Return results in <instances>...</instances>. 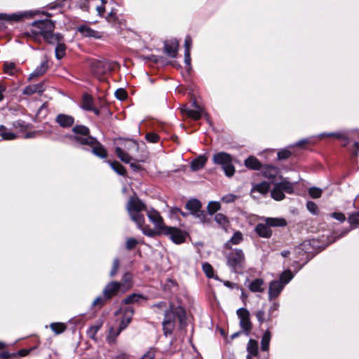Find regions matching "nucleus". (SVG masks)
<instances>
[{
    "instance_id": "19",
    "label": "nucleus",
    "mask_w": 359,
    "mask_h": 359,
    "mask_svg": "<svg viewBox=\"0 0 359 359\" xmlns=\"http://www.w3.org/2000/svg\"><path fill=\"white\" fill-rule=\"evenodd\" d=\"M192 105L194 107V109L184 108L182 109V112L194 120H198L202 116L203 109L196 103V101L193 102Z\"/></svg>"
},
{
    "instance_id": "57",
    "label": "nucleus",
    "mask_w": 359,
    "mask_h": 359,
    "mask_svg": "<svg viewBox=\"0 0 359 359\" xmlns=\"http://www.w3.org/2000/svg\"><path fill=\"white\" fill-rule=\"evenodd\" d=\"M102 1V5L96 6V10L99 14V15L102 16L103 15L104 13L105 12V4L107 3V0H101Z\"/></svg>"
},
{
    "instance_id": "54",
    "label": "nucleus",
    "mask_w": 359,
    "mask_h": 359,
    "mask_svg": "<svg viewBox=\"0 0 359 359\" xmlns=\"http://www.w3.org/2000/svg\"><path fill=\"white\" fill-rule=\"evenodd\" d=\"M146 140L151 143H156L159 140V136L156 133H149L145 136Z\"/></svg>"
},
{
    "instance_id": "26",
    "label": "nucleus",
    "mask_w": 359,
    "mask_h": 359,
    "mask_svg": "<svg viewBox=\"0 0 359 359\" xmlns=\"http://www.w3.org/2000/svg\"><path fill=\"white\" fill-rule=\"evenodd\" d=\"M131 219L134 221L137 227L142 230L143 232V229L147 228V225H144V217L140 212H135L129 213Z\"/></svg>"
},
{
    "instance_id": "58",
    "label": "nucleus",
    "mask_w": 359,
    "mask_h": 359,
    "mask_svg": "<svg viewBox=\"0 0 359 359\" xmlns=\"http://www.w3.org/2000/svg\"><path fill=\"white\" fill-rule=\"evenodd\" d=\"M331 135L334 136L335 137L342 140L346 142V144L348 143V137L345 133H333Z\"/></svg>"
},
{
    "instance_id": "59",
    "label": "nucleus",
    "mask_w": 359,
    "mask_h": 359,
    "mask_svg": "<svg viewBox=\"0 0 359 359\" xmlns=\"http://www.w3.org/2000/svg\"><path fill=\"white\" fill-rule=\"evenodd\" d=\"M307 209L312 213L315 214L318 210L316 204L313 201H308L306 203Z\"/></svg>"
},
{
    "instance_id": "48",
    "label": "nucleus",
    "mask_w": 359,
    "mask_h": 359,
    "mask_svg": "<svg viewBox=\"0 0 359 359\" xmlns=\"http://www.w3.org/2000/svg\"><path fill=\"white\" fill-rule=\"evenodd\" d=\"M137 244L138 241L135 238H129L126 241V247L127 250H131L134 249Z\"/></svg>"
},
{
    "instance_id": "6",
    "label": "nucleus",
    "mask_w": 359,
    "mask_h": 359,
    "mask_svg": "<svg viewBox=\"0 0 359 359\" xmlns=\"http://www.w3.org/2000/svg\"><path fill=\"white\" fill-rule=\"evenodd\" d=\"M284 192L290 194H292L294 192V186L292 183L285 178L281 177L280 182L274 184V187L271 191V196L276 201H282L285 197Z\"/></svg>"
},
{
    "instance_id": "56",
    "label": "nucleus",
    "mask_w": 359,
    "mask_h": 359,
    "mask_svg": "<svg viewBox=\"0 0 359 359\" xmlns=\"http://www.w3.org/2000/svg\"><path fill=\"white\" fill-rule=\"evenodd\" d=\"M30 352V350L28 349H22L18 351L17 353H11V358H15L17 356L19 357H25L28 355V353Z\"/></svg>"
},
{
    "instance_id": "13",
    "label": "nucleus",
    "mask_w": 359,
    "mask_h": 359,
    "mask_svg": "<svg viewBox=\"0 0 359 359\" xmlns=\"http://www.w3.org/2000/svg\"><path fill=\"white\" fill-rule=\"evenodd\" d=\"M119 292L122 293V289L119 282L111 281L106 285L103 290L102 294L105 299L109 300L118 295Z\"/></svg>"
},
{
    "instance_id": "41",
    "label": "nucleus",
    "mask_w": 359,
    "mask_h": 359,
    "mask_svg": "<svg viewBox=\"0 0 359 359\" xmlns=\"http://www.w3.org/2000/svg\"><path fill=\"white\" fill-rule=\"evenodd\" d=\"M292 278L293 275L290 270H286L281 273L278 280L282 281V283H284V285H285Z\"/></svg>"
},
{
    "instance_id": "47",
    "label": "nucleus",
    "mask_w": 359,
    "mask_h": 359,
    "mask_svg": "<svg viewBox=\"0 0 359 359\" xmlns=\"http://www.w3.org/2000/svg\"><path fill=\"white\" fill-rule=\"evenodd\" d=\"M243 234L240 231H236L230 239V242L233 245H238L243 241Z\"/></svg>"
},
{
    "instance_id": "9",
    "label": "nucleus",
    "mask_w": 359,
    "mask_h": 359,
    "mask_svg": "<svg viewBox=\"0 0 359 359\" xmlns=\"http://www.w3.org/2000/svg\"><path fill=\"white\" fill-rule=\"evenodd\" d=\"M137 151L138 144L136 142L128 140L124 143V149L117 147L116 148V154L118 157L124 163H129L132 160L131 156L128 152Z\"/></svg>"
},
{
    "instance_id": "8",
    "label": "nucleus",
    "mask_w": 359,
    "mask_h": 359,
    "mask_svg": "<svg viewBox=\"0 0 359 359\" xmlns=\"http://www.w3.org/2000/svg\"><path fill=\"white\" fill-rule=\"evenodd\" d=\"M227 263L234 271L244 268L245 258L242 250L234 249L227 256Z\"/></svg>"
},
{
    "instance_id": "10",
    "label": "nucleus",
    "mask_w": 359,
    "mask_h": 359,
    "mask_svg": "<svg viewBox=\"0 0 359 359\" xmlns=\"http://www.w3.org/2000/svg\"><path fill=\"white\" fill-rule=\"evenodd\" d=\"M237 316L240 319V327L245 335H250L252 325L250 318V312L245 308H240L236 311Z\"/></svg>"
},
{
    "instance_id": "52",
    "label": "nucleus",
    "mask_w": 359,
    "mask_h": 359,
    "mask_svg": "<svg viewBox=\"0 0 359 359\" xmlns=\"http://www.w3.org/2000/svg\"><path fill=\"white\" fill-rule=\"evenodd\" d=\"M238 198V196L233 194H229L222 198V201L226 203L234 202Z\"/></svg>"
},
{
    "instance_id": "27",
    "label": "nucleus",
    "mask_w": 359,
    "mask_h": 359,
    "mask_svg": "<svg viewBox=\"0 0 359 359\" xmlns=\"http://www.w3.org/2000/svg\"><path fill=\"white\" fill-rule=\"evenodd\" d=\"M254 315L256 316L259 325L272 320L271 315L269 312L266 313L264 309L257 310L254 312Z\"/></svg>"
},
{
    "instance_id": "42",
    "label": "nucleus",
    "mask_w": 359,
    "mask_h": 359,
    "mask_svg": "<svg viewBox=\"0 0 359 359\" xmlns=\"http://www.w3.org/2000/svg\"><path fill=\"white\" fill-rule=\"evenodd\" d=\"M50 327L57 334L62 333L66 329L65 325L61 323H53L50 325Z\"/></svg>"
},
{
    "instance_id": "30",
    "label": "nucleus",
    "mask_w": 359,
    "mask_h": 359,
    "mask_svg": "<svg viewBox=\"0 0 359 359\" xmlns=\"http://www.w3.org/2000/svg\"><path fill=\"white\" fill-rule=\"evenodd\" d=\"M247 351L248 355L247 356L249 358L251 356H256L258 353V343L256 340L250 339L247 345Z\"/></svg>"
},
{
    "instance_id": "51",
    "label": "nucleus",
    "mask_w": 359,
    "mask_h": 359,
    "mask_svg": "<svg viewBox=\"0 0 359 359\" xmlns=\"http://www.w3.org/2000/svg\"><path fill=\"white\" fill-rule=\"evenodd\" d=\"M348 222L351 224H354L355 226L359 225V212L353 213L348 217Z\"/></svg>"
},
{
    "instance_id": "24",
    "label": "nucleus",
    "mask_w": 359,
    "mask_h": 359,
    "mask_svg": "<svg viewBox=\"0 0 359 359\" xmlns=\"http://www.w3.org/2000/svg\"><path fill=\"white\" fill-rule=\"evenodd\" d=\"M265 283L263 279L256 278L248 285V288L252 292H263L265 290Z\"/></svg>"
},
{
    "instance_id": "21",
    "label": "nucleus",
    "mask_w": 359,
    "mask_h": 359,
    "mask_svg": "<svg viewBox=\"0 0 359 359\" xmlns=\"http://www.w3.org/2000/svg\"><path fill=\"white\" fill-rule=\"evenodd\" d=\"M77 31L85 37H93L95 39L101 38V34L86 25H82L77 27Z\"/></svg>"
},
{
    "instance_id": "45",
    "label": "nucleus",
    "mask_w": 359,
    "mask_h": 359,
    "mask_svg": "<svg viewBox=\"0 0 359 359\" xmlns=\"http://www.w3.org/2000/svg\"><path fill=\"white\" fill-rule=\"evenodd\" d=\"M323 193L322 189L317 187H311L309 189V194L313 198H318Z\"/></svg>"
},
{
    "instance_id": "17",
    "label": "nucleus",
    "mask_w": 359,
    "mask_h": 359,
    "mask_svg": "<svg viewBox=\"0 0 359 359\" xmlns=\"http://www.w3.org/2000/svg\"><path fill=\"white\" fill-rule=\"evenodd\" d=\"M133 316V309L132 307H128L125 309L123 318L119 325V327L117 330L116 335H118L122 330H123L128 324L131 322Z\"/></svg>"
},
{
    "instance_id": "43",
    "label": "nucleus",
    "mask_w": 359,
    "mask_h": 359,
    "mask_svg": "<svg viewBox=\"0 0 359 359\" xmlns=\"http://www.w3.org/2000/svg\"><path fill=\"white\" fill-rule=\"evenodd\" d=\"M221 208V205L219 202L211 201L208 205V211L209 214L213 215L217 210H219Z\"/></svg>"
},
{
    "instance_id": "1",
    "label": "nucleus",
    "mask_w": 359,
    "mask_h": 359,
    "mask_svg": "<svg viewBox=\"0 0 359 359\" xmlns=\"http://www.w3.org/2000/svg\"><path fill=\"white\" fill-rule=\"evenodd\" d=\"M32 27L31 30L25 34L36 41L40 42L41 37L50 43L60 41L61 36L59 34H54L53 33L55 24L49 19L34 21L32 23Z\"/></svg>"
},
{
    "instance_id": "44",
    "label": "nucleus",
    "mask_w": 359,
    "mask_h": 359,
    "mask_svg": "<svg viewBox=\"0 0 359 359\" xmlns=\"http://www.w3.org/2000/svg\"><path fill=\"white\" fill-rule=\"evenodd\" d=\"M203 272L208 278H212L214 275L213 269L209 263H203L202 265Z\"/></svg>"
},
{
    "instance_id": "16",
    "label": "nucleus",
    "mask_w": 359,
    "mask_h": 359,
    "mask_svg": "<svg viewBox=\"0 0 359 359\" xmlns=\"http://www.w3.org/2000/svg\"><path fill=\"white\" fill-rule=\"evenodd\" d=\"M146 209L145 204L137 197H131L127 204L128 213L141 212Z\"/></svg>"
},
{
    "instance_id": "60",
    "label": "nucleus",
    "mask_w": 359,
    "mask_h": 359,
    "mask_svg": "<svg viewBox=\"0 0 359 359\" xmlns=\"http://www.w3.org/2000/svg\"><path fill=\"white\" fill-rule=\"evenodd\" d=\"M331 217L341 222H343L346 219L345 215L341 212H333L331 214Z\"/></svg>"
},
{
    "instance_id": "29",
    "label": "nucleus",
    "mask_w": 359,
    "mask_h": 359,
    "mask_svg": "<svg viewBox=\"0 0 359 359\" xmlns=\"http://www.w3.org/2000/svg\"><path fill=\"white\" fill-rule=\"evenodd\" d=\"M245 165L252 170H259L262 164L259 161L255 156H250L245 161Z\"/></svg>"
},
{
    "instance_id": "12",
    "label": "nucleus",
    "mask_w": 359,
    "mask_h": 359,
    "mask_svg": "<svg viewBox=\"0 0 359 359\" xmlns=\"http://www.w3.org/2000/svg\"><path fill=\"white\" fill-rule=\"evenodd\" d=\"M90 71L97 78L109 72L111 68L109 62L106 61L93 60L90 62Z\"/></svg>"
},
{
    "instance_id": "35",
    "label": "nucleus",
    "mask_w": 359,
    "mask_h": 359,
    "mask_svg": "<svg viewBox=\"0 0 359 359\" xmlns=\"http://www.w3.org/2000/svg\"><path fill=\"white\" fill-rule=\"evenodd\" d=\"M107 163L111 166V168L118 175L125 176L126 175V170L125 168L118 161L111 162L107 161Z\"/></svg>"
},
{
    "instance_id": "5",
    "label": "nucleus",
    "mask_w": 359,
    "mask_h": 359,
    "mask_svg": "<svg viewBox=\"0 0 359 359\" xmlns=\"http://www.w3.org/2000/svg\"><path fill=\"white\" fill-rule=\"evenodd\" d=\"M287 222L282 218H266V224H258L255 227L257 233L263 238H269L271 236V226H285Z\"/></svg>"
},
{
    "instance_id": "14",
    "label": "nucleus",
    "mask_w": 359,
    "mask_h": 359,
    "mask_svg": "<svg viewBox=\"0 0 359 359\" xmlns=\"http://www.w3.org/2000/svg\"><path fill=\"white\" fill-rule=\"evenodd\" d=\"M186 208L187 210L190 211L191 214L196 215V217H199L201 220L202 218H203L205 216L203 211H201V203L197 199L189 200L186 204Z\"/></svg>"
},
{
    "instance_id": "32",
    "label": "nucleus",
    "mask_w": 359,
    "mask_h": 359,
    "mask_svg": "<svg viewBox=\"0 0 359 359\" xmlns=\"http://www.w3.org/2000/svg\"><path fill=\"white\" fill-rule=\"evenodd\" d=\"M271 339V332L269 330V329H267L264 332V333L262 337V340H261V348L262 351H268Z\"/></svg>"
},
{
    "instance_id": "25",
    "label": "nucleus",
    "mask_w": 359,
    "mask_h": 359,
    "mask_svg": "<svg viewBox=\"0 0 359 359\" xmlns=\"http://www.w3.org/2000/svg\"><path fill=\"white\" fill-rule=\"evenodd\" d=\"M133 275L129 273H125L121 278V282H119L121 287L122 289V293H125L133 286Z\"/></svg>"
},
{
    "instance_id": "11",
    "label": "nucleus",
    "mask_w": 359,
    "mask_h": 359,
    "mask_svg": "<svg viewBox=\"0 0 359 359\" xmlns=\"http://www.w3.org/2000/svg\"><path fill=\"white\" fill-rule=\"evenodd\" d=\"M161 235L168 236L176 244L184 243L186 238V233L184 231L178 228L168 226L164 228L163 231L161 233Z\"/></svg>"
},
{
    "instance_id": "64",
    "label": "nucleus",
    "mask_w": 359,
    "mask_h": 359,
    "mask_svg": "<svg viewBox=\"0 0 359 359\" xmlns=\"http://www.w3.org/2000/svg\"><path fill=\"white\" fill-rule=\"evenodd\" d=\"M191 45H192L191 38L190 36H187L184 41L185 50H189L190 51Z\"/></svg>"
},
{
    "instance_id": "40",
    "label": "nucleus",
    "mask_w": 359,
    "mask_h": 359,
    "mask_svg": "<svg viewBox=\"0 0 359 359\" xmlns=\"http://www.w3.org/2000/svg\"><path fill=\"white\" fill-rule=\"evenodd\" d=\"M4 69L5 73L13 75L16 71L15 64L11 62H6L4 64Z\"/></svg>"
},
{
    "instance_id": "46",
    "label": "nucleus",
    "mask_w": 359,
    "mask_h": 359,
    "mask_svg": "<svg viewBox=\"0 0 359 359\" xmlns=\"http://www.w3.org/2000/svg\"><path fill=\"white\" fill-rule=\"evenodd\" d=\"M119 266H120L119 259L118 258H115L113 261L112 269L109 273V276L111 277H114L117 274L118 271L119 269Z\"/></svg>"
},
{
    "instance_id": "2",
    "label": "nucleus",
    "mask_w": 359,
    "mask_h": 359,
    "mask_svg": "<svg viewBox=\"0 0 359 359\" xmlns=\"http://www.w3.org/2000/svg\"><path fill=\"white\" fill-rule=\"evenodd\" d=\"M73 132L76 134L72 139L79 144L88 146L91 148L92 153L101 158L107 156V151L104 147L95 137L89 135V129L84 126H76L73 128Z\"/></svg>"
},
{
    "instance_id": "53",
    "label": "nucleus",
    "mask_w": 359,
    "mask_h": 359,
    "mask_svg": "<svg viewBox=\"0 0 359 359\" xmlns=\"http://www.w3.org/2000/svg\"><path fill=\"white\" fill-rule=\"evenodd\" d=\"M1 136L3 139L6 140H12L17 137V135L14 133L10 131H2Z\"/></svg>"
},
{
    "instance_id": "7",
    "label": "nucleus",
    "mask_w": 359,
    "mask_h": 359,
    "mask_svg": "<svg viewBox=\"0 0 359 359\" xmlns=\"http://www.w3.org/2000/svg\"><path fill=\"white\" fill-rule=\"evenodd\" d=\"M212 161L215 164L220 165L228 177H231L235 172V168L232 164V157L225 152H219L213 156Z\"/></svg>"
},
{
    "instance_id": "31",
    "label": "nucleus",
    "mask_w": 359,
    "mask_h": 359,
    "mask_svg": "<svg viewBox=\"0 0 359 359\" xmlns=\"http://www.w3.org/2000/svg\"><path fill=\"white\" fill-rule=\"evenodd\" d=\"M207 161V158L204 156H199L194 161H192L191 163V168L192 170L196 171L201 169L205 164Z\"/></svg>"
},
{
    "instance_id": "4",
    "label": "nucleus",
    "mask_w": 359,
    "mask_h": 359,
    "mask_svg": "<svg viewBox=\"0 0 359 359\" xmlns=\"http://www.w3.org/2000/svg\"><path fill=\"white\" fill-rule=\"evenodd\" d=\"M147 216L149 220L154 224V229H152L147 225V228L143 229V233L149 237L161 236L164 228L167 226L163 222V217L158 211L154 209L147 211Z\"/></svg>"
},
{
    "instance_id": "37",
    "label": "nucleus",
    "mask_w": 359,
    "mask_h": 359,
    "mask_svg": "<svg viewBox=\"0 0 359 359\" xmlns=\"http://www.w3.org/2000/svg\"><path fill=\"white\" fill-rule=\"evenodd\" d=\"M93 99L88 95H84L83 97L82 107L88 111H91L93 109Z\"/></svg>"
},
{
    "instance_id": "18",
    "label": "nucleus",
    "mask_w": 359,
    "mask_h": 359,
    "mask_svg": "<svg viewBox=\"0 0 359 359\" xmlns=\"http://www.w3.org/2000/svg\"><path fill=\"white\" fill-rule=\"evenodd\" d=\"M270 187V184L266 182H262L261 183L256 184L253 185L251 189L250 196L252 198H257V196L256 195L257 193L266 195L269 192Z\"/></svg>"
},
{
    "instance_id": "22",
    "label": "nucleus",
    "mask_w": 359,
    "mask_h": 359,
    "mask_svg": "<svg viewBox=\"0 0 359 359\" xmlns=\"http://www.w3.org/2000/svg\"><path fill=\"white\" fill-rule=\"evenodd\" d=\"M261 168L263 176L271 182L274 181L278 174V169L274 166L265 165Z\"/></svg>"
},
{
    "instance_id": "23",
    "label": "nucleus",
    "mask_w": 359,
    "mask_h": 359,
    "mask_svg": "<svg viewBox=\"0 0 359 359\" xmlns=\"http://www.w3.org/2000/svg\"><path fill=\"white\" fill-rule=\"evenodd\" d=\"M56 122L62 128L71 127L74 123V118L67 114H58L55 119Z\"/></svg>"
},
{
    "instance_id": "34",
    "label": "nucleus",
    "mask_w": 359,
    "mask_h": 359,
    "mask_svg": "<svg viewBox=\"0 0 359 359\" xmlns=\"http://www.w3.org/2000/svg\"><path fill=\"white\" fill-rule=\"evenodd\" d=\"M215 221L224 229H226L229 226V221L227 217L222 213L216 214Z\"/></svg>"
},
{
    "instance_id": "3",
    "label": "nucleus",
    "mask_w": 359,
    "mask_h": 359,
    "mask_svg": "<svg viewBox=\"0 0 359 359\" xmlns=\"http://www.w3.org/2000/svg\"><path fill=\"white\" fill-rule=\"evenodd\" d=\"M185 311L182 307H175L170 305V309L165 313L163 321V332L165 335L170 334L175 326V320L177 319L181 323L185 319Z\"/></svg>"
},
{
    "instance_id": "38",
    "label": "nucleus",
    "mask_w": 359,
    "mask_h": 359,
    "mask_svg": "<svg viewBox=\"0 0 359 359\" xmlns=\"http://www.w3.org/2000/svg\"><path fill=\"white\" fill-rule=\"evenodd\" d=\"M159 355L160 352L151 347L142 355L141 359H154L156 357H160Z\"/></svg>"
},
{
    "instance_id": "33",
    "label": "nucleus",
    "mask_w": 359,
    "mask_h": 359,
    "mask_svg": "<svg viewBox=\"0 0 359 359\" xmlns=\"http://www.w3.org/2000/svg\"><path fill=\"white\" fill-rule=\"evenodd\" d=\"M43 91V86L42 83H39L36 85H30L27 86L23 90V94L25 95H32L35 93H42Z\"/></svg>"
},
{
    "instance_id": "63",
    "label": "nucleus",
    "mask_w": 359,
    "mask_h": 359,
    "mask_svg": "<svg viewBox=\"0 0 359 359\" xmlns=\"http://www.w3.org/2000/svg\"><path fill=\"white\" fill-rule=\"evenodd\" d=\"M184 62L188 68L191 67V55L189 50H184Z\"/></svg>"
},
{
    "instance_id": "39",
    "label": "nucleus",
    "mask_w": 359,
    "mask_h": 359,
    "mask_svg": "<svg viewBox=\"0 0 359 359\" xmlns=\"http://www.w3.org/2000/svg\"><path fill=\"white\" fill-rule=\"evenodd\" d=\"M58 43L55 48V56L58 60L62 58L65 55L66 46L64 43L57 41Z\"/></svg>"
},
{
    "instance_id": "50",
    "label": "nucleus",
    "mask_w": 359,
    "mask_h": 359,
    "mask_svg": "<svg viewBox=\"0 0 359 359\" xmlns=\"http://www.w3.org/2000/svg\"><path fill=\"white\" fill-rule=\"evenodd\" d=\"M292 153L287 149H283L278 153V158L279 160H285L290 157Z\"/></svg>"
},
{
    "instance_id": "62",
    "label": "nucleus",
    "mask_w": 359,
    "mask_h": 359,
    "mask_svg": "<svg viewBox=\"0 0 359 359\" xmlns=\"http://www.w3.org/2000/svg\"><path fill=\"white\" fill-rule=\"evenodd\" d=\"M13 126L15 128H20L21 130H25L27 129V126L24 121H17L13 123Z\"/></svg>"
},
{
    "instance_id": "28",
    "label": "nucleus",
    "mask_w": 359,
    "mask_h": 359,
    "mask_svg": "<svg viewBox=\"0 0 359 359\" xmlns=\"http://www.w3.org/2000/svg\"><path fill=\"white\" fill-rule=\"evenodd\" d=\"M147 298L141 294L133 293L123 300L125 304H130L134 303H139L141 300L146 301Z\"/></svg>"
},
{
    "instance_id": "49",
    "label": "nucleus",
    "mask_w": 359,
    "mask_h": 359,
    "mask_svg": "<svg viewBox=\"0 0 359 359\" xmlns=\"http://www.w3.org/2000/svg\"><path fill=\"white\" fill-rule=\"evenodd\" d=\"M106 300H107V299H105V297H104V295H103V297H101V296L97 297V298H96V299L93 302L92 305H93V306H94V307H97V306H98V307H101V306H102L104 304V303H105Z\"/></svg>"
},
{
    "instance_id": "20",
    "label": "nucleus",
    "mask_w": 359,
    "mask_h": 359,
    "mask_svg": "<svg viewBox=\"0 0 359 359\" xmlns=\"http://www.w3.org/2000/svg\"><path fill=\"white\" fill-rule=\"evenodd\" d=\"M179 47V42L176 39H171L165 42V51L171 57H175Z\"/></svg>"
},
{
    "instance_id": "36",
    "label": "nucleus",
    "mask_w": 359,
    "mask_h": 359,
    "mask_svg": "<svg viewBox=\"0 0 359 359\" xmlns=\"http://www.w3.org/2000/svg\"><path fill=\"white\" fill-rule=\"evenodd\" d=\"M48 68V64L46 62H43L29 76V79H32L34 77L39 76L45 73Z\"/></svg>"
},
{
    "instance_id": "15",
    "label": "nucleus",
    "mask_w": 359,
    "mask_h": 359,
    "mask_svg": "<svg viewBox=\"0 0 359 359\" xmlns=\"http://www.w3.org/2000/svg\"><path fill=\"white\" fill-rule=\"evenodd\" d=\"M285 285L282 281L276 280L270 283L269 286V299L272 300L276 299L283 290Z\"/></svg>"
},
{
    "instance_id": "55",
    "label": "nucleus",
    "mask_w": 359,
    "mask_h": 359,
    "mask_svg": "<svg viewBox=\"0 0 359 359\" xmlns=\"http://www.w3.org/2000/svg\"><path fill=\"white\" fill-rule=\"evenodd\" d=\"M115 95L118 100H123L127 97V93L124 89L119 88L116 90Z\"/></svg>"
},
{
    "instance_id": "61",
    "label": "nucleus",
    "mask_w": 359,
    "mask_h": 359,
    "mask_svg": "<svg viewBox=\"0 0 359 359\" xmlns=\"http://www.w3.org/2000/svg\"><path fill=\"white\" fill-rule=\"evenodd\" d=\"M106 20H107V22L110 23H114L116 22V20H117V17L113 10H111L110 13L107 15V16L106 17Z\"/></svg>"
}]
</instances>
